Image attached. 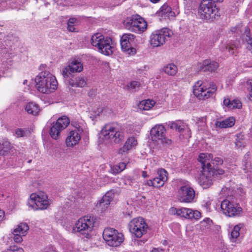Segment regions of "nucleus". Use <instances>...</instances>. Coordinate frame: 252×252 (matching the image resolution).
Masks as SVG:
<instances>
[{
    "label": "nucleus",
    "instance_id": "32",
    "mask_svg": "<svg viewBox=\"0 0 252 252\" xmlns=\"http://www.w3.org/2000/svg\"><path fill=\"white\" fill-rule=\"evenodd\" d=\"M126 167V164L125 162H120L119 164L115 165L111 167L110 172L114 175H116L122 171Z\"/></svg>",
    "mask_w": 252,
    "mask_h": 252
},
{
    "label": "nucleus",
    "instance_id": "45",
    "mask_svg": "<svg viewBox=\"0 0 252 252\" xmlns=\"http://www.w3.org/2000/svg\"><path fill=\"white\" fill-rule=\"evenodd\" d=\"M213 157L212 158H210L209 160V162H210V160L211 159V160L213 161V163L214 164H216L217 165H222L223 163V160L222 158L220 157H215L214 159H213Z\"/></svg>",
    "mask_w": 252,
    "mask_h": 252
},
{
    "label": "nucleus",
    "instance_id": "14",
    "mask_svg": "<svg viewBox=\"0 0 252 252\" xmlns=\"http://www.w3.org/2000/svg\"><path fill=\"white\" fill-rule=\"evenodd\" d=\"M135 36L131 33H125L121 37V45L122 50L128 54L134 55L136 53L135 48L132 47L135 44Z\"/></svg>",
    "mask_w": 252,
    "mask_h": 252
},
{
    "label": "nucleus",
    "instance_id": "40",
    "mask_svg": "<svg viewBox=\"0 0 252 252\" xmlns=\"http://www.w3.org/2000/svg\"><path fill=\"white\" fill-rule=\"evenodd\" d=\"M237 48L236 46L233 44H227L225 46L223 51H228L229 53V55H232L234 54Z\"/></svg>",
    "mask_w": 252,
    "mask_h": 252
},
{
    "label": "nucleus",
    "instance_id": "39",
    "mask_svg": "<svg viewBox=\"0 0 252 252\" xmlns=\"http://www.w3.org/2000/svg\"><path fill=\"white\" fill-rule=\"evenodd\" d=\"M213 222L212 220H211L209 218H206L203 220V221L200 222V224L202 227H205L207 229L210 228V227L213 225Z\"/></svg>",
    "mask_w": 252,
    "mask_h": 252
},
{
    "label": "nucleus",
    "instance_id": "58",
    "mask_svg": "<svg viewBox=\"0 0 252 252\" xmlns=\"http://www.w3.org/2000/svg\"><path fill=\"white\" fill-rule=\"evenodd\" d=\"M4 216V212L2 210H0V220H2Z\"/></svg>",
    "mask_w": 252,
    "mask_h": 252
},
{
    "label": "nucleus",
    "instance_id": "18",
    "mask_svg": "<svg viewBox=\"0 0 252 252\" xmlns=\"http://www.w3.org/2000/svg\"><path fill=\"white\" fill-rule=\"evenodd\" d=\"M114 196V191L112 190L108 191L102 197L96 205L97 207L100 209L101 212L105 211L109 207L110 202L112 201Z\"/></svg>",
    "mask_w": 252,
    "mask_h": 252
},
{
    "label": "nucleus",
    "instance_id": "9",
    "mask_svg": "<svg viewBox=\"0 0 252 252\" xmlns=\"http://www.w3.org/2000/svg\"><path fill=\"white\" fill-rule=\"evenodd\" d=\"M102 236L106 244L111 247H118L124 241V237L122 233L110 227L105 228Z\"/></svg>",
    "mask_w": 252,
    "mask_h": 252
},
{
    "label": "nucleus",
    "instance_id": "7",
    "mask_svg": "<svg viewBox=\"0 0 252 252\" xmlns=\"http://www.w3.org/2000/svg\"><path fill=\"white\" fill-rule=\"evenodd\" d=\"M199 13L202 19L213 21L218 16L219 11L214 2L210 0H202L199 9Z\"/></svg>",
    "mask_w": 252,
    "mask_h": 252
},
{
    "label": "nucleus",
    "instance_id": "16",
    "mask_svg": "<svg viewBox=\"0 0 252 252\" xmlns=\"http://www.w3.org/2000/svg\"><path fill=\"white\" fill-rule=\"evenodd\" d=\"M147 225L144 219L139 217L132 220L128 224V227L131 233L134 234L137 238H141L142 236V231H138L137 229L138 228L144 229Z\"/></svg>",
    "mask_w": 252,
    "mask_h": 252
},
{
    "label": "nucleus",
    "instance_id": "49",
    "mask_svg": "<svg viewBox=\"0 0 252 252\" xmlns=\"http://www.w3.org/2000/svg\"><path fill=\"white\" fill-rule=\"evenodd\" d=\"M15 133L18 137H24L25 135V131L22 128L15 129Z\"/></svg>",
    "mask_w": 252,
    "mask_h": 252
},
{
    "label": "nucleus",
    "instance_id": "2",
    "mask_svg": "<svg viewBox=\"0 0 252 252\" xmlns=\"http://www.w3.org/2000/svg\"><path fill=\"white\" fill-rule=\"evenodd\" d=\"M37 90L43 94H50L57 88L58 82L55 77L49 71L40 72L35 78Z\"/></svg>",
    "mask_w": 252,
    "mask_h": 252
},
{
    "label": "nucleus",
    "instance_id": "56",
    "mask_svg": "<svg viewBox=\"0 0 252 252\" xmlns=\"http://www.w3.org/2000/svg\"><path fill=\"white\" fill-rule=\"evenodd\" d=\"M145 185L150 186V187H153L155 188V185L154 184V182L152 180H149L146 181V183H145Z\"/></svg>",
    "mask_w": 252,
    "mask_h": 252
},
{
    "label": "nucleus",
    "instance_id": "57",
    "mask_svg": "<svg viewBox=\"0 0 252 252\" xmlns=\"http://www.w3.org/2000/svg\"><path fill=\"white\" fill-rule=\"evenodd\" d=\"M142 176L143 178H144L149 177V175H148L147 172L145 171H142Z\"/></svg>",
    "mask_w": 252,
    "mask_h": 252
},
{
    "label": "nucleus",
    "instance_id": "62",
    "mask_svg": "<svg viewBox=\"0 0 252 252\" xmlns=\"http://www.w3.org/2000/svg\"><path fill=\"white\" fill-rule=\"evenodd\" d=\"M151 2H153V3H157L158 2V1H159L160 0H150Z\"/></svg>",
    "mask_w": 252,
    "mask_h": 252
},
{
    "label": "nucleus",
    "instance_id": "15",
    "mask_svg": "<svg viewBox=\"0 0 252 252\" xmlns=\"http://www.w3.org/2000/svg\"><path fill=\"white\" fill-rule=\"evenodd\" d=\"M171 213L174 215H177L181 217L186 219L198 220L201 217V213L200 212L186 208H182L181 209H177L176 208H172L170 210Z\"/></svg>",
    "mask_w": 252,
    "mask_h": 252
},
{
    "label": "nucleus",
    "instance_id": "34",
    "mask_svg": "<svg viewBox=\"0 0 252 252\" xmlns=\"http://www.w3.org/2000/svg\"><path fill=\"white\" fill-rule=\"evenodd\" d=\"M243 166L245 167L244 168V170H248L251 166L250 161V154L249 152L246 154L244 157V158L242 161Z\"/></svg>",
    "mask_w": 252,
    "mask_h": 252
},
{
    "label": "nucleus",
    "instance_id": "10",
    "mask_svg": "<svg viewBox=\"0 0 252 252\" xmlns=\"http://www.w3.org/2000/svg\"><path fill=\"white\" fill-rule=\"evenodd\" d=\"M172 33L171 31L167 28H163L153 32L150 36V43L154 47L163 45Z\"/></svg>",
    "mask_w": 252,
    "mask_h": 252
},
{
    "label": "nucleus",
    "instance_id": "12",
    "mask_svg": "<svg viewBox=\"0 0 252 252\" xmlns=\"http://www.w3.org/2000/svg\"><path fill=\"white\" fill-rule=\"evenodd\" d=\"M94 220L91 217H84L76 221L73 230L82 234H88L94 227Z\"/></svg>",
    "mask_w": 252,
    "mask_h": 252
},
{
    "label": "nucleus",
    "instance_id": "46",
    "mask_svg": "<svg viewBox=\"0 0 252 252\" xmlns=\"http://www.w3.org/2000/svg\"><path fill=\"white\" fill-rule=\"evenodd\" d=\"M13 240L16 243H21L23 241V238L22 237L23 236L22 234L18 233H14L13 232Z\"/></svg>",
    "mask_w": 252,
    "mask_h": 252
},
{
    "label": "nucleus",
    "instance_id": "36",
    "mask_svg": "<svg viewBox=\"0 0 252 252\" xmlns=\"http://www.w3.org/2000/svg\"><path fill=\"white\" fill-rule=\"evenodd\" d=\"M242 225L241 224H239L238 225H235L231 233V238L235 239H236L240 235L239 231L242 227Z\"/></svg>",
    "mask_w": 252,
    "mask_h": 252
},
{
    "label": "nucleus",
    "instance_id": "20",
    "mask_svg": "<svg viewBox=\"0 0 252 252\" xmlns=\"http://www.w3.org/2000/svg\"><path fill=\"white\" fill-rule=\"evenodd\" d=\"M147 24L145 20L138 15V17L134 22L132 32L136 33L143 32L147 29Z\"/></svg>",
    "mask_w": 252,
    "mask_h": 252
},
{
    "label": "nucleus",
    "instance_id": "44",
    "mask_svg": "<svg viewBox=\"0 0 252 252\" xmlns=\"http://www.w3.org/2000/svg\"><path fill=\"white\" fill-rule=\"evenodd\" d=\"M150 105L153 106V104H149L147 100V101H142L140 102L139 107H140V109H143L144 110H148L151 107Z\"/></svg>",
    "mask_w": 252,
    "mask_h": 252
},
{
    "label": "nucleus",
    "instance_id": "13",
    "mask_svg": "<svg viewBox=\"0 0 252 252\" xmlns=\"http://www.w3.org/2000/svg\"><path fill=\"white\" fill-rule=\"evenodd\" d=\"M178 197L179 200L182 202H191L195 197V191L190 187L189 182L182 185L178 190Z\"/></svg>",
    "mask_w": 252,
    "mask_h": 252
},
{
    "label": "nucleus",
    "instance_id": "51",
    "mask_svg": "<svg viewBox=\"0 0 252 252\" xmlns=\"http://www.w3.org/2000/svg\"><path fill=\"white\" fill-rule=\"evenodd\" d=\"M160 140L163 144L170 145L172 143V141L171 139L166 138L165 136Z\"/></svg>",
    "mask_w": 252,
    "mask_h": 252
},
{
    "label": "nucleus",
    "instance_id": "26",
    "mask_svg": "<svg viewBox=\"0 0 252 252\" xmlns=\"http://www.w3.org/2000/svg\"><path fill=\"white\" fill-rule=\"evenodd\" d=\"M25 110L28 114L36 116L38 115L40 109L39 106L33 102H29L25 106Z\"/></svg>",
    "mask_w": 252,
    "mask_h": 252
},
{
    "label": "nucleus",
    "instance_id": "33",
    "mask_svg": "<svg viewBox=\"0 0 252 252\" xmlns=\"http://www.w3.org/2000/svg\"><path fill=\"white\" fill-rule=\"evenodd\" d=\"M245 32L246 37L244 39L248 44L247 48L252 53V38L251 36L250 29H246L245 30Z\"/></svg>",
    "mask_w": 252,
    "mask_h": 252
},
{
    "label": "nucleus",
    "instance_id": "4",
    "mask_svg": "<svg viewBox=\"0 0 252 252\" xmlns=\"http://www.w3.org/2000/svg\"><path fill=\"white\" fill-rule=\"evenodd\" d=\"M101 134L105 139L112 138L117 144L122 142L125 138L124 128L116 123L105 125L101 130Z\"/></svg>",
    "mask_w": 252,
    "mask_h": 252
},
{
    "label": "nucleus",
    "instance_id": "11",
    "mask_svg": "<svg viewBox=\"0 0 252 252\" xmlns=\"http://www.w3.org/2000/svg\"><path fill=\"white\" fill-rule=\"evenodd\" d=\"M68 117L63 116L58 119L56 123H53L50 129V135L54 139L60 138L61 132L65 129L69 124Z\"/></svg>",
    "mask_w": 252,
    "mask_h": 252
},
{
    "label": "nucleus",
    "instance_id": "53",
    "mask_svg": "<svg viewBox=\"0 0 252 252\" xmlns=\"http://www.w3.org/2000/svg\"><path fill=\"white\" fill-rule=\"evenodd\" d=\"M223 104L228 108H231V101L228 98H225L223 100Z\"/></svg>",
    "mask_w": 252,
    "mask_h": 252
},
{
    "label": "nucleus",
    "instance_id": "27",
    "mask_svg": "<svg viewBox=\"0 0 252 252\" xmlns=\"http://www.w3.org/2000/svg\"><path fill=\"white\" fill-rule=\"evenodd\" d=\"M68 84L73 87L82 88L86 85V80L82 77H78L75 79H69Z\"/></svg>",
    "mask_w": 252,
    "mask_h": 252
},
{
    "label": "nucleus",
    "instance_id": "25",
    "mask_svg": "<svg viewBox=\"0 0 252 252\" xmlns=\"http://www.w3.org/2000/svg\"><path fill=\"white\" fill-rule=\"evenodd\" d=\"M136 144L137 141L134 137H129L126 141L124 146L119 149V153L123 154L130 150L132 147L136 146Z\"/></svg>",
    "mask_w": 252,
    "mask_h": 252
},
{
    "label": "nucleus",
    "instance_id": "47",
    "mask_svg": "<svg viewBox=\"0 0 252 252\" xmlns=\"http://www.w3.org/2000/svg\"><path fill=\"white\" fill-rule=\"evenodd\" d=\"M231 108H240L242 107V104L240 100L238 99H234L231 101Z\"/></svg>",
    "mask_w": 252,
    "mask_h": 252
},
{
    "label": "nucleus",
    "instance_id": "61",
    "mask_svg": "<svg viewBox=\"0 0 252 252\" xmlns=\"http://www.w3.org/2000/svg\"><path fill=\"white\" fill-rule=\"evenodd\" d=\"M223 0H210V1H213L215 3V2H222Z\"/></svg>",
    "mask_w": 252,
    "mask_h": 252
},
{
    "label": "nucleus",
    "instance_id": "3",
    "mask_svg": "<svg viewBox=\"0 0 252 252\" xmlns=\"http://www.w3.org/2000/svg\"><path fill=\"white\" fill-rule=\"evenodd\" d=\"M230 189L227 188H223L220 194L223 196H226L227 198L221 201L220 208L223 213L228 217H234L239 216L242 212V208L239 204L231 200L230 196H229L228 192Z\"/></svg>",
    "mask_w": 252,
    "mask_h": 252
},
{
    "label": "nucleus",
    "instance_id": "30",
    "mask_svg": "<svg viewBox=\"0 0 252 252\" xmlns=\"http://www.w3.org/2000/svg\"><path fill=\"white\" fill-rule=\"evenodd\" d=\"M138 17V15H132L130 17H127L123 22V24L125 28L127 30L132 31V29L134 25V22Z\"/></svg>",
    "mask_w": 252,
    "mask_h": 252
},
{
    "label": "nucleus",
    "instance_id": "38",
    "mask_svg": "<svg viewBox=\"0 0 252 252\" xmlns=\"http://www.w3.org/2000/svg\"><path fill=\"white\" fill-rule=\"evenodd\" d=\"M77 21V19L75 18H70L68 19L67 22V30L69 32H75L74 24Z\"/></svg>",
    "mask_w": 252,
    "mask_h": 252
},
{
    "label": "nucleus",
    "instance_id": "1",
    "mask_svg": "<svg viewBox=\"0 0 252 252\" xmlns=\"http://www.w3.org/2000/svg\"><path fill=\"white\" fill-rule=\"evenodd\" d=\"M213 158V155L208 153H201L199 155L198 161L201 163L202 173L198 178V182L204 189L208 188L212 184L214 172L210 168L209 160Z\"/></svg>",
    "mask_w": 252,
    "mask_h": 252
},
{
    "label": "nucleus",
    "instance_id": "24",
    "mask_svg": "<svg viewBox=\"0 0 252 252\" xmlns=\"http://www.w3.org/2000/svg\"><path fill=\"white\" fill-rule=\"evenodd\" d=\"M235 119L233 117H229L222 121H216L215 126L219 128L230 127L234 126L235 124Z\"/></svg>",
    "mask_w": 252,
    "mask_h": 252
},
{
    "label": "nucleus",
    "instance_id": "59",
    "mask_svg": "<svg viewBox=\"0 0 252 252\" xmlns=\"http://www.w3.org/2000/svg\"><path fill=\"white\" fill-rule=\"evenodd\" d=\"M162 252V250L160 249H157V248H154L152 250V251H151V252Z\"/></svg>",
    "mask_w": 252,
    "mask_h": 252
},
{
    "label": "nucleus",
    "instance_id": "5",
    "mask_svg": "<svg viewBox=\"0 0 252 252\" xmlns=\"http://www.w3.org/2000/svg\"><path fill=\"white\" fill-rule=\"evenodd\" d=\"M111 42L112 39L110 37H105L100 33L94 34L91 38L92 45L105 55L112 54Z\"/></svg>",
    "mask_w": 252,
    "mask_h": 252
},
{
    "label": "nucleus",
    "instance_id": "60",
    "mask_svg": "<svg viewBox=\"0 0 252 252\" xmlns=\"http://www.w3.org/2000/svg\"><path fill=\"white\" fill-rule=\"evenodd\" d=\"M1 48L2 49V53L3 54H5V53H7V51H6V48L4 47V48H3L2 46L1 47Z\"/></svg>",
    "mask_w": 252,
    "mask_h": 252
},
{
    "label": "nucleus",
    "instance_id": "54",
    "mask_svg": "<svg viewBox=\"0 0 252 252\" xmlns=\"http://www.w3.org/2000/svg\"><path fill=\"white\" fill-rule=\"evenodd\" d=\"M96 90L95 89H92L88 93L89 95L91 97L94 96V95H96Z\"/></svg>",
    "mask_w": 252,
    "mask_h": 252
},
{
    "label": "nucleus",
    "instance_id": "22",
    "mask_svg": "<svg viewBox=\"0 0 252 252\" xmlns=\"http://www.w3.org/2000/svg\"><path fill=\"white\" fill-rule=\"evenodd\" d=\"M218 63L210 59L204 60L202 63L200 64V69L203 71H215L218 67Z\"/></svg>",
    "mask_w": 252,
    "mask_h": 252
},
{
    "label": "nucleus",
    "instance_id": "64",
    "mask_svg": "<svg viewBox=\"0 0 252 252\" xmlns=\"http://www.w3.org/2000/svg\"><path fill=\"white\" fill-rule=\"evenodd\" d=\"M188 131L189 132V137H190L191 136V133L190 132V130L188 129Z\"/></svg>",
    "mask_w": 252,
    "mask_h": 252
},
{
    "label": "nucleus",
    "instance_id": "31",
    "mask_svg": "<svg viewBox=\"0 0 252 252\" xmlns=\"http://www.w3.org/2000/svg\"><path fill=\"white\" fill-rule=\"evenodd\" d=\"M29 229V227L26 223H20L13 230L14 233H18L25 236L27 231Z\"/></svg>",
    "mask_w": 252,
    "mask_h": 252
},
{
    "label": "nucleus",
    "instance_id": "41",
    "mask_svg": "<svg viewBox=\"0 0 252 252\" xmlns=\"http://www.w3.org/2000/svg\"><path fill=\"white\" fill-rule=\"evenodd\" d=\"M6 252H24V250L16 245H11L7 250Z\"/></svg>",
    "mask_w": 252,
    "mask_h": 252
},
{
    "label": "nucleus",
    "instance_id": "48",
    "mask_svg": "<svg viewBox=\"0 0 252 252\" xmlns=\"http://www.w3.org/2000/svg\"><path fill=\"white\" fill-rule=\"evenodd\" d=\"M235 143L236 146L238 148H244L245 146L244 140L238 138V137L236 139Z\"/></svg>",
    "mask_w": 252,
    "mask_h": 252
},
{
    "label": "nucleus",
    "instance_id": "63",
    "mask_svg": "<svg viewBox=\"0 0 252 252\" xmlns=\"http://www.w3.org/2000/svg\"><path fill=\"white\" fill-rule=\"evenodd\" d=\"M45 252H57L56 251H54L53 250H50L49 251H46Z\"/></svg>",
    "mask_w": 252,
    "mask_h": 252
},
{
    "label": "nucleus",
    "instance_id": "55",
    "mask_svg": "<svg viewBox=\"0 0 252 252\" xmlns=\"http://www.w3.org/2000/svg\"><path fill=\"white\" fill-rule=\"evenodd\" d=\"M148 228V225H147V226H146V227H144V229H143L142 228H138L137 231H142V236H143L144 234H146L147 233Z\"/></svg>",
    "mask_w": 252,
    "mask_h": 252
},
{
    "label": "nucleus",
    "instance_id": "52",
    "mask_svg": "<svg viewBox=\"0 0 252 252\" xmlns=\"http://www.w3.org/2000/svg\"><path fill=\"white\" fill-rule=\"evenodd\" d=\"M140 86V83L137 81H132L130 82L129 87L130 88L136 89V88H139ZM129 87V86H128Z\"/></svg>",
    "mask_w": 252,
    "mask_h": 252
},
{
    "label": "nucleus",
    "instance_id": "28",
    "mask_svg": "<svg viewBox=\"0 0 252 252\" xmlns=\"http://www.w3.org/2000/svg\"><path fill=\"white\" fill-rule=\"evenodd\" d=\"M13 147L11 145L10 142L7 141H4L1 144H0V154L2 156H6L10 154L12 151Z\"/></svg>",
    "mask_w": 252,
    "mask_h": 252
},
{
    "label": "nucleus",
    "instance_id": "23",
    "mask_svg": "<svg viewBox=\"0 0 252 252\" xmlns=\"http://www.w3.org/2000/svg\"><path fill=\"white\" fill-rule=\"evenodd\" d=\"M158 16H161L164 18L174 17L175 13L172 11L171 8L167 4H163L160 8L159 10L157 12Z\"/></svg>",
    "mask_w": 252,
    "mask_h": 252
},
{
    "label": "nucleus",
    "instance_id": "37",
    "mask_svg": "<svg viewBox=\"0 0 252 252\" xmlns=\"http://www.w3.org/2000/svg\"><path fill=\"white\" fill-rule=\"evenodd\" d=\"M168 126L172 129H175L179 132H182L184 129V126L180 125L177 122H169Z\"/></svg>",
    "mask_w": 252,
    "mask_h": 252
},
{
    "label": "nucleus",
    "instance_id": "50",
    "mask_svg": "<svg viewBox=\"0 0 252 252\" xmlns=\"http://www.w3.org/2000/svg\"><path fill=\"white\" fill-rule=\"evenodd\" d=\"M210 168L211 170H213L214 171H212L213 172H214V176H216L217 174L219 175H222L224 173V171L223 170L221 169H215L214 168H213L212 166V165L210 164Z\"/></svg>",
    "mask_w": 252,
    "mask_h": 252
},
{
    "label": "nucleus",
    "instance_id": "8",
    "mask_svg": "<svg viewBox=\"0 0 252 252\" xmlns=\"http://www.w3.org/2000/svg\"><path fill=\"white\" fill-rule=\"evenodd\" d=\"M50 203L51 201L48 198L47 195L43 192H40L38 194L32 193L28 202L29 206L35 210L46 209Z\"/></svg>",
    "mask_w": 252,
    "mask_h": 252
},
{
    "label": "nucleus",
    "instance_id": "42",
    "mask_svg": "<svg viewBox=\"0 0 252 252\" xmlns=\"http://www.w3.org/2000/svg\"><path fill=\"white\" fill-rule=\"evenodd\" d=\"M153 181L155 185V188H160L161 187H162L165 183L164 181H161V179H159L156 177L153 179Z\"/></svg>",
    "mask_w": 252,
    "mask_h": 252
},
{
    "label": "nucleus",
    "instance_id": "29",
    "mask_svg": "<svg viewBox=\"0 0 252 252\" xmlns=\"http://www.w3.org/2000/svg\"><path fill=\"white\" fill-rule=\"evenodd\" d=\"M163 71L167 74L171 76L175 75L178 70L177 67L174 63H169L164 66Z\"/></svg>",
    "mask_w": 252,
    "mask_h": 252
},
{
    "label": "nucleus",
    "instance_id": "6",
    "mask_svg": "<svg viewBox=\"0 0 252 252\" xmlns=\"http://www.w3.org/2000/svg\"><path fill=\"white\" fill-rule=\"evenodd\" d=\"M217 87L213 83L210 84L207 87L203 85L202 81H197L193 86V93L200 100H205L212 97L216 91Z\"/></svg>",
    "mask_w": 252,
    "mask_h": 252
},
{
    "label": "nucleus",
    "instance_id": "19",
    "mask_svg": "<svg viewBox=\"0 0 252 252\" xmlns=\"http://www.w3.org/2000/svg\"><path fill=\"white\" fill-rule=\"evenodd\" d=\"M165 128L162 125L155 126L151 130V136L153 140L157 141L163 139L165 135Z\"/></svg>",
    "mask_w": 252,
    "mask_h": 252
},
{
    "label": "nucleus",
    "instance_id": "17",
    "mask_svg": "<svg viewBox=\"0 0 252 252\" xmlns=\"http://www.w3.org/2000/svg\"><path fill=\"white\" fill-rule=\"evenodd\" d=\"M83 69L82 63L78 60H74L63 69L62 74L64 78H67L71 73L80 72Z\"/></svg>",
    "mask_w": 252,
    "mask_h": 252
},
{
    "label": "nucleus",
    "instance_id": "35",
    "mask_svg": "<svg viewBox=\"0 0 252 252\" xmlns=\"http://www.w3.org/2000/svg\"><path fill=\"white\" fill-rule=\"evenodd\" d=\"M167 172L163 168L158 169L157 171V176L156 178L161 179L165 182L167 180Z\"/></svg>",
    "mask_w": 252,
    "mask_h": 252
},
{
    "label": "nucleus",
    "instance_id": "43",
    "mask_svg": "<svg viewBox=\"0 0 252 252\" xmlns=\"http://www.w3.org/2000/svg\"><path fill=\"white\" fill-rule=\"evenodd\" d=\"M247 89L249 92V99L252 100V79H249L247 82Z\"/></svg>",
    "mask_w": 252,
    "mask_h": 252
},
{
    "label": "nucleus",
    "instance_id": "21",
    "mask_svg": "<svg viewBox=\"0 0 252 252\" xmlns=\"http://www.w3.org/2000/svg\"><path fill=\"white\" fill-rule=\"evenodd\" d=\"M78 131L76 130H71L70 131L68 135L66 138V144L67 147H73L77 144L81 139L80 135L79 133V130L78 129Z\"/></svg>",
    "mask_w": 252,
    "mask_h": 252
}]
</instances>
